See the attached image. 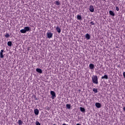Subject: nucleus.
<instances>
[{"label": "nucleus", "instance_id": "a878e982", "mask_svg": "<svg viewBox=\"0 0 125 125\" xmlns=\"http://www.w3.org/2000/svg\"><path fill=\"white\" fill-rule=\"evenodd\" d=\"M123 110H124V111H125V107H123Z\"/></svg>", "mask_w": 125, "mask_h": 125}, {"label": "nucleus", "instance_id": "412c9836", "mask_svg": "<svg viewBox=\"0 0 125 125\" xmlns=\"http://www.w3.org/2000/svg\"><path fill=\"white\" fill-rule=\"evenodd\" d=\"M55 3L56 5H60V2L59 1H56Z\"/></svg>", "mask_w": 125, "mask_h": 125}, {"label": "nucleus", "instance_id": "aec40b11", "mask_svg": "<svg viewBox=\"0 0 125 125\" xmlns=\"http://www.w3.org/2000/svg\"><path fill=\"white\" fill-rule=\"evenodd\" d=\"M93 91H94L95 93H97V92H98V90H97V88H94L93 89Z\"/></svg>", "mask_w": 125, "mask_h": 125}, {"label": "nucleus", "instance_id": "f03ea898", "mask_svg": "<svg viewBox=\"0 0 125 125\" xmlns=\"http://www.w3.org/2000/svg\"><path fill=\"white\" fill-rule=\"evenodd\" d=\"M30 31V27L29 26H26L24 28V29H22L20 30L21 33L22 34H25V33H27V32H29Z\"/></svg>", "mask_w": 125, "mask_h": 125}, {"label": "nucleus", "instance_id": "ddd939ff", "mask_svg": "<svg viewBox=\"0 0 125 125\" xmlns=\"http://www.w3.org/2000/svg\"><path fill=\"white\" fill-rule=\"evenodd\" d=\"M109 14L111 16H115V13H114V12H113V11H109Z\"/></svg>", "mask_w": 125, "mask_h": 125}, {"label": "nucleus", "instance_id": "4be33fe9", "mask_svg": "<svg viewBox=\"0 0 125 125\" xmlns=\"http://www.w3.org/2000/svg\"><path fill=\"white\" fill-rule=\"evenodd\" d=\"M5 37L6 38H9V37H10V35H9V34H8V33H6L5 35Z\"/></svg>", "mask_w": 125, "mask_h": 125}, {"label": "nucleus", "instance_id": "9b49d317", "mask_svg": "<svg viewBox=\"0 0 125 125\" xmlns=\"http://www.w3.org/2000/svg\"><path fill=\"white\" fill-rule=\"evenodd\" d=\"M39 109L36 108L34 110V113L35 115L38 116V115H39Z\"/></svg>", "mask_w": 125, "mask_h": 125}, {"label": "nucleus", "instance_id": "9d476101", "mask_svg": "<svg viewBox=\"0 0 125 125\" xmlns=\"http://www.w3.org/2000/svg\"><path fill=\"white\" fill-rule=\"evenodd\" d=\"M89 69H91V70H92L94 68V64H93L92 63H90L89 65Z\"/></svg>", "mask_w": 125, "mask_h": 125}, {"label": "nucleus", "instance_id": "6e6552de", "mask_svg": "<svg viewBox=\"0 0 125 125\" xmlns=\"http://www.w3.org/2000/svg\"><path fill=\"white\" fill-rule=\"evenodd\" d=\"M85 39L86 40H90V35L88 34V33L86 34L85 35Z\"/></svg>", "mask_w": 125, "mask_h": 125}, {"label": "nucleus", "instance_id": "7ed1b4c3", "mask_svg": "<svg viewBox=\"0 0 125 125\" xmlns=\"http://www.w3.org/2000/svg\"><path fill=\"white\" fill-rule=\"evenodd\" d=\"M50 94L51 95L52 99H54L56 97V94H55V92L53 91H50Z\"/></svg>", "mask_w": 125, "mask_h": 125}, {"label": "nucleus", "instance_id": "20e7f679", "mask_svg": "<svg viewBox=\"0 0 125 125\" xmlns=\"http://www.w3.org/2000/svg\"><path fill=\"white\" fill-rule=\"evenodd\" d=\"M89 10H90V12H94V8L93 5H90Z\"/></svg>", "mask_w": 125, "mask_h": 125}, {"label": "nucleus", "instance_id": "423d86ee", "mask_svg": "<svg viewBox=\"0 0 125 125\" xmlns=\"http://www.w3.org/2000/svg\"><path fill=\"white\" fill-rule=\"evenodd\" d=\"M3 50H1L0 52V58H3Z\"/></svg>", "mask_w": 125, "mask_h": 125}, {"label": "nucleus", "instance_id": "1a4fd4ad", "mask_svg": "<svg viewBox=\"0 0 125 125\" xmlns=\"http://www.w3.org/2000/svg\"><path fill=\"white\" fill-rule=\"evenodd\" d=\"M36 71L37 72V73H39V74H42V70L41 69L37 68Z\"/></svg>", "mask_w": 125, "mask_h": 125}, {"label": "nucleus", "instance_id": "0eeeda50", "mask_svg": "<svg viewBox=\"0 0 125 125\" xmlns=\"http://www.w3.org/2000/svg\"><path fill=\"white\" fill-rule=\"evenodd\" d=\"M95 106L97 108H101V104L99 103H96L95 104Z\"/></svg>", "mask_w": 125, "mask_h": 125}, {"label": "nucleus", "instance_id": "2eb2a0df", "mask_svg": "<svg viewBox=\"0 0 125 125\" xmlns=\"http://www.w3.org/2000/svg\"><path fill=\"white\" fill-rule=\"evenodd\" d=\"M66 107L67 109H71V104H66Z\"/></svg>", "mask_w": 125, "mask_h": 125}, {"label": "nucleus", "instance_id": "bb28decb", "mask_svg": "<svg viewBox=\"0 0 125 125\" xmlns=\"http://www.w3.org/2000/svg\"><path fill=\"white\" fill-rule=\"evenodd\" d=\"M62 125H67L66 124H63Z\"/></svg>", "mask_w": 125, "mask_h": 125}, {"label": "nucleus", "instance_id": "cd10ccee", "mask_svg": "<svg viewBox=\"0 0 125 125\" xmlns=\"http://www.w3.org/2000/svg\"><path fill=\"white\" fill-rule=\"evenodd\" d=\"M76 125H81L80 124H77Z\"/></svg>", "mask_w": 125, "mask_h": 125}, {"label": "nucleus", "instance_id": "f8f14e48", "mask_svg": "<svg viewBox=\"0 0 125 125\" xmlns=\"http://www.w3.org/2000/svg\"><path fill=\"white\" fill-rule=\"evenodd\" d=\"M56 29L58 33H61V29H60V27H59V26H57Z\"/></svg>", "mask_w": 125, "mask_h": 125}, {"label": "nucleus", "instance_id": "f257e3e1", "mask_svg": "<svg viewBox=\"0 0 125 125\" xmlns=\"http://www.w3.org/2000/svg\"><path fill=\"white\" fill-rule=\"evenodd\" d=\"M92 82L95 84H98V77L96 75H93L92 76Z\"/></svg>", "mask_w": 125, "mask_h": 125}, {"label": "nucleus", "instance_id": "393cba45", "mask_svg": "<svg viewBox=\"0 0 125 125\" xmlns=\"http://www.w3.org/2000/svg\"><path fill=\"white\" fill-rule=\"evenodd\" d=\"M90 24H91V25H95V24L94 23V22H93V21H91L90 22Z\"/></svg>", "mask_w": 125, "mask_h": 125}, {"label": "nucleus", "instance_id": "6ab92c4d", "mask_svg": "<svg viewBox=\"0 0 125 125\" xmlns=\"http://www.w3.org/2000/svg\"><path fill=\"white\" fill-rule=\"evenodd\" d=\"M7 45H8V46H11V45H12V42H11L10 41H9L7 42Z\"/></svg>", "mask_w": 125, "mask_h": 125}, {"label": "nucleus", "instance_id": "4468645a", "mask_svg": "<svg viewBox=\"0 0 125 125\" xmlns=\"http://www.w3.org/2000/svg\"><path fill=\"white\" fill-rule=\"evenodd\" d=\"M102 79H105V80H108V75H105L102 77Z\"/></svg>", "mask_w": 125, "mask_h": 125}, {"label": "nucleus", "instance_id": "b1692460", "mask_svg": "<svg viewBox=\"0 0 125 125\" xmlns=\"http://www.w3.org/2000/svg\"><path fill=\"white\" fill-rule=\"evenodd\" d=\"M115 9L116 10H117V11H119L120 10V9L118 7H116Z\"/></svg>", "mask_w": 125, "mask_h": 125}, {"label": "nucleus", "instance_id": "39448f33", "mask_svg": "<svg viewBox=\"0 0 125 125\" xmlns=\"http://www.w3.org/2000/svg\"><path fill=\"white\" fill-rule=\"evenodd\" d=\"M47 36L48 39H51V38H52L53 34L50 32H47Z\"/></svg>", "mask_w": 125, "mask_h": 125}, {"label": "nucleus", "instance_id": "dca6fc26", "mask_svg": "<svg viewBox=\"0 0 125 125\" xmlns=\"http://www.w3.org/2000/svg\"><path fill=\"white\" fill-rule=\"evenodd\" d=\"M80 110L81 111V112H83V113H84V112H85V109H84V108L83 107H80Z\"/></svg>", "mask_w": 125, "mask_h": 125}, {"label": "nucleus", "instance_id": "5701e85b", "mask_svg": "<svg viewBox=\"0 0 125 125\" xmlns=\"http://www.w3.org/2000/svg\"><path fill=\"white\" fill-rule=\"evenodd\" d=\"M36 125H41V123L39 121L36 122Z\"/></svg>", "mask_w": 125, "mask_h": 125}, {"label": "nucleus", "instance_id": "f3484780", "mask_svg": "<svg viewBox=\"0 0 125 125\" xmlns=\"http://www.w3.org/2000/svg\"><path fill=\"white\" fill-rule=\"evenodd\" d=\"M77 18L78 20H82V16L78 15L77 16Z\"/></svg>", "mask_w": 125, "mask_h": 125}, {"label": "nucleus", "instance_id": "a211bd4d", "mask_svg": "<svg viewBox=\"0 0 125 125\" xmlns=\"http://www.w3.org/2000/svg\"><path fill=\"white\" fill-rule=\"evenodd\" d=\"M18 124L19 125H22V124H23V122H22L21 120H20L18 121Z\"/></svg>", "mask_w": 125, "mask_h": 125}]
</instances>
